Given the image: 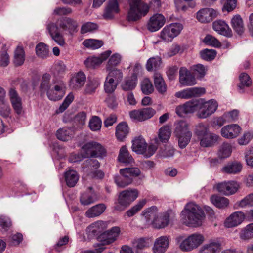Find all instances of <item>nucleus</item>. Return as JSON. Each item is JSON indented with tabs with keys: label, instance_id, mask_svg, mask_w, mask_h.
I'll use <instances>...</instances> for the list:
<instances>
[{
	"label": "nucleus",
	"instance_id": "19",
	"mask_svg": "<svg viewBox=\"0 0 253 253\" xmlns=\"http://www.w3.org/2000/svg\"><path fill=\"white\" fill-rule=\"evenodd\" d=\"M218 12L211 8H203L197 13V19L201 23H209L217 17Z\"/></svg>",
	"mask_w": 253,
	"mask_h": 253
},
{
	"label": "nucleus",
	"instance_id": "64",
	"mask_svg": "<svg viewBox=\"0 0 253 253\" xmlns=\"http://www.w3.org/2000/svg\"><path fill=\"white\" fill-rule=\"evenodd\" d=\"M11 112V109L9 104L4 100L0 102V115L3 117H8Z\"/></svg>",
	"mask_w": 253,
	"mask_h": 253
},
{
	"label": "nucleus",
	"instance_id": "23",
	"mask_svg": "<svg viewBox=\"0 0 253 253\" xmlns=\"http://www.w3.org/2000/svg\"><path fill=\"white\" fill-rule=\"evenodd\" d=\"M222 249L221 243L218 240H211L203 245L198 253H219Z\"/></svg>",
	"mask_w": 253,
	"mask_h": 253
},
{
	"label": "nucleus",
	"instance_id": "5",
	"mask_svg": "<svg viewBox=\"0 0 253 253\" xmlns=\"http://www.w3.org/2000/svg\"><path fill=\"white\" fill-rule=\"evenodd\" d=\"M218 104L214 99L207 101L199 99L198 111L196 116L200 119H206L212 115L217 109Z\"/></svg>",
	"mask_w": 253,
	"mask_h": 253
},
{
	"label": "nucleus",
	"instance_id": "28",
	"mask_svg": "<svg viewBox=\"0 0 253 253\" xmlns=\"http://www.w3.org/2000/svg\"><path fill=\"white\" fill-rule=\"evenodd\" d=\"M212 27L214 31L222 35L228 37H231L232 35L231 29L224 21L216 20L214 21L212 24Z\"/></svg>",
	"mask_w": 253,
	"mask_h": 253
},
{
	"label": "nucleus",
	"instance_id": "7",
	"mask_svg": "<svg viewBox=\"0 0 253 253\" xmlns=\"http://www.w3.org/2000/svg\"><path fill=\"white\" fill-rule=\"evenodd\" d=\"M138 196L137 189H129L122 191L118 197V204L115 207V209L118 211L123 210L128 207L134 201Z\"/></svg>",
	"mask_w": 253,
	"mask_h": 253
},
{
	"label": "nucleus",
	"instance_id": "22",
	"mask_svg": "<svg viewBox=\"0 0 253 253\" xmlns=\"http://www.w3.org/2000/svg\"><path fill=\"white\" fill-rule=\"evenodd\" d=\"M107 227V222L98 220L88 226L86 229V232L90 238H92L101 234Z\"/></svg>",
	"mask_w": 253,
	"mask_h": 253
},
{
	"label": "nucleus",
	"instance_id": "53",
	"mask_svg": "<svg viewBox=\"0 0 253 253\" xmlns=\"http://www.w3.org/2000/svg\"><path fill=\"white\" fill-rule=\"evenodd\" d=\"M83 44L86 47L96 49L101 47L103 42L101 40L89 39L84 40Z\"/></svg>",
	"mask_w": 253,
	"mask_h": 253
},
{
	"label": "nucleus",
	"instance_id": "46",
	"mask_svg": "<svg viewBox=\"0 0 253 253\" xmlns=\"http://www.w3.org/2000/svg\"><path fill=\"white\" fill-rule=\"evenodd\" d=\"M242 165L238 162H234L225 166L222 169L223 172L229 174H236L242 169Z\"/></svg>",
	"mask_w": 253,
	"mask_h": 253
},
{
	"label": "nucleus",
	"instance_id": "37",
	"mask_svg": "<svg viewBox=\"0 0 253 253\" xmlns=\"http://www.w3.org/2000/svg\"><path fill=\"white\" fill-rule=\"evenodd\" d=\"M108 74L106 78L111 79V80L119 83L123 78V74L122 71L116 68H106Z\"/></svg>",
	"mask_w": 253,
	"mask_h": 253
},
{
	"label": "nucleus",
	"instance_id": "36",
	"mask_svg": "<svg viewBox=\"0 0 253 253\" xmlns=\"http://www.w3.org/2000/svg\"><path fill=\"white\" fill-rule=\"evenodd\" d=\"M231 25L234 30L239 35L243 34L245 30L242 18L240 15H235L231 20Z\"/></svg>",
	"mask_w": 253,
	"mask_h": 253
},
{
	"label": "nucleus",
	"instance_id": "4",
	"mask_svg": "<svg viewBox=\"0 0 253 253\" xmlns=\"http://www.w3.org/2000/svg\"><path fill=\"white\" fill-rule=\"evenodd\" d=\"M174 133L178 139V145L184 148L189 143L192 133L190 130L189 125L185 121L180 120L174 123Z\"/></svg>",
	"mask_w": 253,
	"mask_h": 253
},
{
	"label": "nucleus",
	"instance_id": "41",
	"mask_svg": "<svg viewBox=\"0 0 253 253\" xmlns=\"http://www.w3.org/2000/svg\"><path fill=\"white\" fill-rule=\"evenodd\" d=\"M211 201L214 205L219 209L225 208L229 204V201L227 198L216 195L211 196Z\"/></svg>",
	"mask_w": 253,
	"mask_h": 253
},
{
	"label": "nucleus",
	"instance_id": "13",
	"mask_svg": "<svg viewBox=\"0 0 253 253\" xmlns=\"http://www.w3.org/2000/svg\"><path fill=\"white\" fill-rule=\"evenodd\" d=\"M8 95L12 107L15 112L20 115L23 113L22 98L15 88L11 87L8 90Z\"/></svg>",
	"mask_w": 253,
	"mask_h": 253
},
{
	"label": "nucleus",
	"instance_id": "14",
	"mask_svg": "<svg viewBox=\"0 0 253 253\" xmlns=\"http://www.w3.org/2000/svg\"><path fill=\"white\" fill-rule=\"evenodd\" d=\"M205 89L202 87H191L177 92L175 96L178 98L189 99L193 97H196L204 94Z\"/></svg>",
	"mask_w": 253,
	"mask_h": 253
},
{
	"label": "nucleus",
	"instance_id": "1",
	"mask_svg": "<svg viewBox=\"0 0 253 253\" xmlns=\"http://www.w3.org/2000/svg\"><path fill=\"white\" fill-rule=\"evenodd\" d=\"M79 23L72 18L66 17L58 20L57 23L50 22L47 24L46 28L52 39L59 45L63 46L65 42L59 28L67 30L73 34L78 31Z\"/></svg>",
	"mask_w": 253,
	"mask_h": 253
},
{
	"label": "nucleus",
	"instance_id": "12",
	"mask_svg": "<svg viewBox=\"0 0 253 253\" xmlns=\"http://www.w3.org/2000/svg\"><path fill=\"white\" fill-rule=\"evenodd\" d=\"M155 113L156 111L154 109L147 107L133 110L130 112L129 115L131 119L138 121H144L152 118Z\"/></svg>",
	"mask_w": 253,
	"mask_h": 253
},
{
	"label": "nucleus",
	"instance_id": "59",
	"mask_svg": "<svg viewBox=\"0 0 253 253\" xmlns=\"http://www.w3.org/2000/svg\"><path fill=\"white\" fill-rule=\"evenodd\" d=\"M121 61V55L118 53L114 54L109 58L106 64V68H115L120 63Z\"/></svg>",
	"mask_w": 253,
	"mask_h": 253
},
{
	"label": "nucleus",
	"instance_id": "39",
	"mask_svg": "<svg viewBox=\"0 0 253 253\" xmlns=\"http://www.w3.org/2000/svg\"><path fill=\"white\" fill-rule=\"evenodd\" d=\"M118 159L119 162L125 164H131L134 161L125 146H123L121 148Z\"/></svg>",
	"mask_w": 253,
	"mask_h": 253
},
{
	"label": "nucleus",
	"instance_id": "11",
	"mask_svg": "<svg viewBox=\"0 0 253 253\" xmlns=\"http://www.w3.org/2000/svg\"><path fill=\"white\" fill-rule=\"evenodd\" d=\"M174 217V213L171 211L158 214L156 218L152 221L153 227L157 229L164 228L169 223L170 220Z\"/></svg>",
	"mask_w": 253,
	"mask_h": 253
},
{
	"label": "nucleus",
	"instance_id": "32",
	"mask_svg": "<svg viewBox=\"0 0 253 253\" xmlns=\"http://www.w3.org/2000/svg\"><path fill=\"white\" fill-rule=\"evenodd\" d=\"M106 209L104 204H98L88 209L85 213L88 218H94L102 214Z\"/></svg>",
	"mask_w": 253,
	"mask_h": 253
},
{
	"label": "nucleus",
	"instance_id": "9",
	"mask_svg": "<svg viewBox=\"0 0 253 253\" xmlns=\"http://www.w3.org/2000/svg\"><path fill=\"white\" fill-rule=\"evenodd\" d=\"M240 185L235 181H223L218 183L214 185V189L221 194L225 196H229L237 192Z\"/></svg>",
	"mask_w": 253,
	"mask_h": 253
},
{
	"label": "nucleus",
	"instance_id": "29",
	"mask_svg": "<svg viewBox=\"0 0 253 253\" xmlns=\"http://www.w3.org/2000/svg\"><path fill=\"white\" fill-rule=\"evenodd\" d=\"M86 81V76L82 71L76 73L71 78L70 86L74 89H79L82 87Z\"/></svg>",
	"mask_w": 253,
	"mask_h": 253
},
{
	"label": "nucleus",
	"instance_id": "18",
	"mask_svg": "<svg viewBox=\"0 0 253 253\" xmlns=\"http://www.w3.org/2000/svg\"><path fill=\"white\" fill-rule=\"evenodd\" d=\"M120 232V228L117 226L104 232L99 236V240L104 245H108L115 241Z\"/></svg>",
	"mask_w": 253,
	"mask_h": 253
},
{
	"label": "nucleus",
	"instance_id": "17",
	"mask_svg": "<svg viewBox=\"0 0 253 253\" xmlns=\"http://www.w3.org/2000/svg\"><path fill=\"white\" fill-rule=\"evenodd\" d=\"M111 53V50H108L102 53L98 56L89 57L84 61V64L88 68H94L105 61L110 56Z\"/></svg>",
	"mask_w": 253,
	"mask_h": 253
},
{
	"label": "nucleus",
	"instance_id": "24",
	"mask_svg": "<svg viewBox=\"0 0 253 253\" xmlns=\"http://www.w3.org/2000/svg\"><path fill=\"white\" fill-rule=\"evenodd\" d=\"M166 22L165 17L157 13L151 16L147 24V28L151 32H156L162 27Z\"/></svg>",
	"mask_w": 253,
	"mask_h": 253
},
{
	"label": "nucleus",
	"instance_id": "54",
	"mask_svg": "<svg viewBox=\"0 0 253 253\" xmlns=\"http://www.w3.org/2000/svg\"><path fill=\"white\" fill-rule=\"evenodd\" d=\"M101 126L102 121L99 117L93 116L90 119L88 126L92 131H97L100 130Z\"/></svg>",
	"mask_w": 253,
	"mask_h": 253
},
{
	"label": "nucleus",
	"instance_id": "61",
	"mask_svg": "<svg viewBox=\"0 0 253 253\" xmlns=\"http://www.w3.org/2000/svg\"><path fill=\"white\" fill-rule=\"evenodd\" d=\"M171 135V130L170 127L168 126H164L159 130V137L160 140L164 142L169 140Z\"/></svg>",
	"mask_w": 253,
	"mask_h": 253
},
{
	"label": "nucleus",
	"instance_id": "6",
	"mask_svg": "<svg viewBox=\"0 0 253 253\" xmlns=\"http://www.w3.org/2000/svg\"><path fill=\"white\" fill-rule=\"evenodd\" d=\"M182 236H178L176 240L180 243V248L183 251H190L197 248L204 241L202 235L198 234H193L187 238L183 240Z\"/></svg>",
	"mask_w": 253,
	"mask_h": 253
},
{
	"label": "nucleus",
	"instance_id": "15",
	"mask_svg": "<svg viewBox=\"0 0 253 253\" xmlns=\"http://www.w3.org/2000/svg\"><path fill=\"white\" fill-rule=\"evenodd\" d=\"M141 69L140 64H137L135 66V72L131 76L126 78L121 84V87L124 91H130L134 89L137 84V77L136 72H138Z\"/></svg>",
	"mask_w": 253,
	"mask_h": 253
},
{
	"label": "nucleus",
	"instance_id": "8",
	"mask_svg": "<svg viewBox=\"0 0 253 253\" xmlns=\"http://www.w3.org/2000/svg\"><path fill=\"white\" fill-rule=\"evenodd\" d=\"M183 26L180 23H173L166 26L161 32V38L167 42H170L177 36Z\"/></svg>",
	"mask_w": 253,
	"mask_h": 253
},
{
	"label": "nucleus",
	"instance_id": "40",
	"mask_svg": "<svg viewBox=\"0 0 253 253\" xmlns=\"http://www.w3.org/2000/svg\"><path fill=\"white\" fill-rule=\"evenodd\" d=\"M25 54L21 46H18L14 51L13 63L15 66L22 65L25 61Z\"/></svg>",
	"mask_w": 253,
	"mask_h": 253
},
{
	"label": "nucleus",
	"instance_id": "33",
	"mask_svg": "<svg viewBox=\"0 0 253 253\" xmlns=\"http://www.w3.org/2000/svg\"><path fill=\"white\" fill-rule=\"evenodd\" d=\"M219 136L209 131L199 139L200 145L204 147H211L213 145L219 138Z\"/></svg>",
	"mask_w": 253,
	"mask_h": 253
},
{
	"label": "nucleus",
	"instance_id": "45",
	"mask_svg": "<svg viewBox=\"0 0 253 253\" xmlns=\"http://www.w3.org/2000/svg\"><path fill=\"white\" fill-rule=\"evenodd\" d=\"M74 132L72 129L64 127L57 130L56 136L58 139L63 141L70 140L73 135Z\"/></svg>",
	"mask_w": 253,
	"mask_h": 253
},
{
	"label": "nucleus",
	"instance_id": "35",
	"mask_svg": "<svg viewBox=\"0 0 253 253\" xmlns=\"http://www.w3.org/2000/svg\"><path fill=\"white\" fill-rule=\"evenodd\" d=\"M147 148V144L144 139L142 137L135 138L132 141V150L138 154L144 153Z\"/></svg>",
	"mask_w": 253,
	"mask_h": 253
},
{
	"label": "nucleus",
	"instance_id": "57",
	"mask_svg": "<svg viewBox=\"0 0 253 253\" xmlns=\"http://www.w3.org/2000/svg\"><path fill=\"white\" fill-rule=\"evenodd\" d=\"M83 154L82 158L94 157L93 141L88 142L82 147Z\"/></svg>",
	"mask_w": 253,
	"mask_h": 253
},
{
	"label": "nucleus",
	"instance_id": "16",
	"mask_svg": "<svg viewBox=\"0 0 253 253\" xmlns=\"http://www.w3.org/2000/svg\"><path fill=\"white\" fill-rule=\"evenodd\" d=\"M241 127L237 124H230L224 126L220 130L222 137L227 139H233L241 133Z\"/></svg>",
	"mask_w": 253,
	"mask_h": 253
},
{
	"label": "nucleus",
	"instance_id": "21",
	"mask_svg": "<svg viewBox=\"0 0 253 253\" xmlns=\"http://www.w3.org/2000/svg\"><path fill=\"white\" fill-rule=\"evenodd\" d=\"M245 214L242 211H236L227 217L224 222L226 228H232L241 224L245 219Z\"/></svg>",
	"mask_w": 253,
	"mask_h": 253
},
{
	"label": "nucleus",
	"instance_id": "42",
	"mask_svg": "<svg viewBox=\"0 0 253 253\" xmlns=\"http://www.w3.org/2000/svg\"><path fill=\"white\" fill-rule=\"evenodd\" d=\"M142 215L148 223H151L152 224L153 220H154L158 215V209L156 206H152L143 211Z\"/></svg>",
	"mask_w": 253,
	"mask_h": 253
},
{
	"label": "nucleus",
	"instance_id": "51",
	"mask_svg": "<svg viewBox=\"0 0 253 253\" xmlns=\"http://www.w3.org/2000/svg\"><path fill=\"white\" fill-rule=\"evenodd\" d=\"M194 76L197 79H201L205 75L207 69L202 64H196L192 66L190 68Z\"/></svg>",
	"mask_w": 253,
	"mask_h": 253
},
{
	"label": "nucleus",
	"instance_id": "48",
	"mask_svg": "<svg viewBox=\"0 0 253 253\" xmlns=\"http://www.w3.org/2000/svg\"><path fill=\"white\" fill-rule=\"evenodd\" d=\"M240 238L247 240L253 238V223H251L243 228L239 233Z\"/></svg>",
	"mask_w": 253,
	"mask_h": 253
},
{
	"label": "nucleus",
	"instance_id": "63",
	"mask_svg": "<svg viewBox=\"0 0 253 253\" xmlns=\"http://www.w3.org/2000/svg\"><path fill=\"white\" fill-rule=\"evenodd\" d=\"M100 84L96 80H89L86 85L85 92L87 94H92L95 91L96 88Z\"/></svg>",
	"mask_w": 253,
	"mask_h": 253
},
{
	"label": "nucleus",
	"instance_id": "34",
	"mask_svg": "<svg viewBox=\"0 0 253 253\" xmlns=\"http://www.w3.org/2000/svg\"><path fill=\"white\" fill-rule=\"evenodd\" d=\"M64 177L66 184L69 187L75 186L79 179L77 172L72 169L66 171Z\"/></svg>",
	"mask_w": 253,
	"mask_h": 253
},
{
	"label": "nucleus",
	"instance_id": "44",
	"mask_svg": "<svg viewBox=\"0 0 253 253\" xmlns=\"http://www.w3.org/2000/svg\"><path fill=\"white\" fill-rule=\"evenodd\" d=\"M51 77L49 74H45L42 76L40 86L41 94H44L45 92L47 94V91H50Z\"/></svg>",
	"mask_w": 253,
	"mask_h": 253
},
{
	"label": "nucleus",
	"instance_id": "56",
	"mask_svg": "<svg viewBox=\"0 0 253 253\" xmlns=\"http://www.w3.org/2000/svg\"><path fill=\"white\" fill-rule=\"evenodd\" d=\"M37 55L40 58H46L49 54V49L47 46L43 43H39L36 47Z\"/></svg>",
	"mask_w": 253,
	"mask_h": 253
},
{
	"label": "nucleus",
	"instance_id": "10",
	"mask_svg": "<svg viewBox=\"0 0 253 253\" xmlns=\"http://www.w3.org/2000/svg\"><path fill=\"white\" fill-rule=\"evenodd\" d=\"M199 99L188 101L182 105H179L175 109V113L180 117H184L188 114L193 113L198 111Z\"/></svg>",
	"mask_w": 253,
	"mask_h": 253
},
{
	"label": "nucleus",
	"instance_id": "43",
	"mask_svg": "<svg viewBox=\"0 0 253 253\" xmlns=\"http://www.w3.org/2000/svg\"><path fill=\"white\" fill-rule=\"evenodd\" d=\"M154 84L157 91L160 93H164L167 90V86L160 73H156L154 76Z\"/></svg>",
	"mask_w": 253,
	"mask_h": 253
},
{
	"label": "nucleus",
	"instance_id": "30",
	"mask_svg": "<svg viewBox=\"0 0 253 253\" xmlns=\"http://www.w3.org/2000/svg\"><path fill=\"white\" fill-rule=\"evenodd\" d=\"M65 85L63 82H60L59 84L54 86V91L56 92L55 95L52 94V89L50 91H47L48 98L53 101H57L61 99L64 95L65 92Z\"/></svg>",
	"mask_w": 253,
	"mask_h": 253
},
{
	"label": "nucleus",
	"instance_id": "47",
	"mask_svg": "<svg viewBox=\"0 0 253 253\" xmlns=\"http://www.w3.org/2000/svg\"><path fill=\"white\" fill-rule=\"evenodd\" d=\"M209 127L208 125L202 123L196 125L194 130V134L199 139L202 136H205V134L209 132Z\"/></svg>",
	"mask_w": 253,
	"mask_h": 253
},
{
	"label": "nucleus",
	"instance_id": "55",
	"mask_svg": "<svg viewBox=\"0 0 253 253\" xmlns=\"http://www.w3.org/2000/svg\"><path fill=\"white\" fill-rule=\"evenodd\" d=\"M146 200L144 199L140 200L137 204L132 207L131 209L127 211L126 215L128 217H132L136 213L139 211L146 203Z\"/></svg>",
	"mask_w": 253,
	"mask_h": 253
},
{
	"label": "nucleus",
	"instance_id": "25",
	"mask_svg": "<svg viewBox=\"0 0 253 253\" xmlns=\"http://www.w3.org/2000/svg\"><path fill=\"white\" fill-rule=\"evenodd\" d=\"M119 12L120 8L118 0H108L102 16L105 19H111Z\"/></svg>",
	"mask_w": 253,
	"mask_h": 253
},
{
	"label": "nucleus",
	"instance_id": "3",
	"mask_svg": "<svg viewBox=\"0 0 253 253\" xmlns=\"http://www.w3.org/2000/svg\"><path fill=\"white\" fill-rule=\"evenodd\" d=\"M129 9L126 18L129 22L137 21L145 16L149 11V5L142 0H128Z\"/></svg>",
	"mask_w": 253,
	"mask_h": 253
},
{
	"label": "nucleus",
	"instance_id": "27",
	"mask_svg": "<svg viewBox=\"0 0 253 253\" xmlns=\"http://www.w3.org/2000/svg\"><path fill=\"white\" fill-rule=\"evenodd\" d=\"M97 199V195L91 187H88L80 196V202L84 206L90 205L96 202Z\"/></svg>",
	"mask_w": 253,
	"mask_h": 253
},
{
	"label": "nucleus",
	"instance_id": "26",
	"mask_svg": "<svg viewBox=\"0 0 253 253\" xmlns=\"http://www.w3.org/2000/svg\"><path fill=\"white\" fill-rule=\"evenodd\" d=\"M169 238L162 236L157 238L154 242L153 251L154 253H164L169 246Z\"/></svg>",
	"mask_w": 253,
	"mask_h": 253
},
{
	"label": "nucleus",
	"instance_id": "58",
	"mask_svg": "<svg viewBox=\"0 0 253 253\" xmlns=\"http://www.w3.org/2000/svg\"><path fill=\"white\" fill-rule=\"evenodd\" d=\"M141 88L142 92L145 94H149L154 91L152 82L148 78L144 79L141 83Z\"/></svg>",
	"mask_w": 253,
	"mask_h": 253
},
{
	"label": "nucleus",
	"instance_id": "60",
	"mask_svg": "<svg viewBox=\"0 0 253 253\" xmlns=\"http://www.w3.org/2000/svg\"><path fill=\"white\" fill-rule=\"evenodd\" d=\"M240 83L238 85L239 88L243 90L244 87H249L252 84V81L249 76L245 73H242L239 76Z\"/></svg>",
	"mask_w": 253,
	"mask_h": 253
},
{
	"label": "nucleus",
	"instance_id": "49",
	"mask_svg": "<svg viewBox=\"0 0 253 253\" xmlns=\"http://www.w3.org/2000/svg\"><path fill=\"white\" fill-rule=\"evenodd\" d=\"M162 63L161 59L159 56L149 58L146 63V68L149 71L157 70L160 67Z\"/></svg>",
	"mask_w": 253,
	"mask_h": 253
},
{
	"label": "nucleus",
	"instance_id": "2",
	"mask_svg": "<svg viewBox=\"0 0 253 253\" xmlns=\"http://www.w3.org/2000/svg\"><path fill=\"white\" fill-rule=\"evenodd\" d=\"M182 223L189 227H196L202 225L205 215L203 210L193 202L187 204L181 212Z\"/></svg>",
	"mask_w": 253,
	"mask_h": 253
},
{
	"label": "nucleus",
	"instance_id": "31",
	"mask_svg": "<svg viewBox=\"0 0 253 253\" xmlns=\"http://www.w3.org/2000/svg\"><path fill=\"white\" fill-rule=\"evenodd\" d=\"M114 180L118 186L124 188L132 183V179L125 172L124 169L120 170V175L114 177Z\"/></svg>",
	"mask_w": 253,
	"mask_h": 253
},
{
	"label": "nucleus",
	"instance_id": "62",
	"mask_svg": "<svg viewBox=\"0 0 253 253\" xmlns=\"http://www.w3.org/2000/svg\"><path fill=\"white\" fill-rule=\"evenodd\" d=\"M10 219L7 216H0V230L3 231H8L11 226Z\"/></svg>",
	"mask_w": 253,
	"mask_h": 253
},
{
	"label": "nucleus",
	"instance_id": "38",
	"mask_svg": "<svg viewBox=\"0 0 253 253\" xmlns=\"http://www.w3.org/2000/svg\"><path fill=\"white\" fill-rule=\"evenodd\" d=\"M128 132V127L126 123H121L116 126V136L117 138L121 141L124 140Z\"/></svg>",
	"mask_w": 253,
	"mask_h": 253
},
{
	"label": "nucleus",
	"instance_id": "20",
	"mask_svg": "<svg viewBox=\"0 0 253 253\" xmlns=\"http://www.w3.org/2000/svg\"><path fill=\"white\" fill-rule=\"evenodd\" d=\"M179 80L183 86H192L196 84L195 77L185 67L180 68Z\"/></svg>",
	"mask_w": 253,
	"mask_h": 253
},
{
	"label": "nucleus",
	"instance_id": "52",
	"mask_svg": "<svg viewBox=\"0 0 253 253\" xmlns=\"http://www.w3.org/2000/svg\"><path fill=\"white\" fill-rule=\"evenodd\" d=\"M232 153L231 145L227 143H223L220 147L218 155L221 159H225L229 157Z\"/></svg>",
	"mask_w": 253,
	"mask_h": 253
},
{
	"label": "nucleus",
	"instance_id": "50",
	"mask_svg": "<svg viewBox=\"0 0 253 253\" xmlns=\"http://www.w3.org/2000/svg\"><path fill=\"white\" fill-rule=\"evenodd\" d=\"M119 83L111 79L105 78L104 83V90L105 93L107 94H112L117 88Z\"/></svg>",
	"mask_w": 253,
	"mask_h": 253
}]
</instances>
